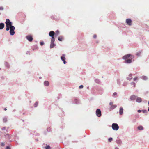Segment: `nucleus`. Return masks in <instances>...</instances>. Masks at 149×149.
<instances>
[{
    "label": "nucleus",
    "instance_id": "42",
    "mask_svg": "<svg viewBox=\"0 0 149 149\" xmlns=\"http://www.w3.org/2000/svg\"><path fill=\"white\" fill-rule=\"evenodd\" d=\"M115 149H119L117 148H115Z\"/></svg>",
    "mask_w": 149,
    "mask_h": 149
},
{
    "label": "nucleus",
    "instance_id": "11",
    "mask_svg": "<svg viewBox=\"0 0 149 149\" xmlns=\"http://www.w3.org/2000/svg\"><path fill=\"white\" fill-rule=\"evenodd\" d=\"M26 39L29 41L31 42L33 40V38L31 35H28L26 36Z\"/></svg>",
    "mask_w": 149,
    "mask_h": 149
},
{
    "label": "nucleus",
    "instance_id": "26",
    "mask_svg": "<svg viewBox=\"0 0 149 149\" xmlns=\"http://www.w3.org/2000/svg\"><path fill=\"white\" fill-rule=\"evenodd\" d=\"M141 52H138L136 54V56H140L141 54Z\"/></svg>",
    "mask_w": 149,
    "mask_h": 149
},
{
    "label": "nucleus",
    "instance_id": "17",
    "mask_svg": "<svg viewBox=\"0 0 149 149\" xmlns=\"http://www.w3.org/2000/svg\"><path fill=\"white\" fill-rule=\"evenodd\" d=\"M44 84L45 86H48L49 85V82L47 81H45L44 82Z\"/></svg>",
    "mask_w": 149,
    "mask_h": 149
},
{
    "label": "nucleus",
    "instance_id": "32",
    "mask_svg": "<svg viewBox=\"0 0 149 149\" xmlns=\"http://www.w3.org/2000/svg\"><path fill=\"white\" fill-rule=\"evenodd\" d=\"M40 45H42L44 44V43L43 42H40Z\"/></svg>",
    "mask_w": 149,
    "mask_h": 149
},
{
    "label": "nucleus",
    "instance_id": "38",
    "mask_svg": "<svg viewBox=\"0 0 149 149\" xmlns=\"http://www.w3.org/2000/svg\"><path fill=\"white\" fill-rule=\"evenodd\" d=\"M141 111H142L140 110H138V112L139 113H140V112H141Z\"/></svg>",
    "mask_w": 149,
    "mask_h": 149
},
{
    "label": "nucleus",
    "instance_id": "19",
    "mask_svg": "<svg viewBox=\"0 0 149 149\" xmlns=\"http://www.w3.org/2000/svg\"><path fill=\"white\" fill-rule=\"evenodd\" d=\"M138 129L140 130H142L143 129V127L142 126H140L138 127Z\"/></svg>",
    "mask_w": 149,
    "mask_h": 149
},
{
    "label": "nucleus",
    "instance_id": "15",
    "mask_svg": "<svg viewBox=\"0 0 149 149\" xmlns=\"http://www.w3.org/2000/svg\"><path fill=\"white\" fill-rule=\"evenodd\" d=\"M136 101L138 102H141L142 101V99L140 97H137L136 99Z\"/></svg>",
    "mask_w": 149,
    "mask_h": 149
},
{
    "label": "nucleus",
    "instance_id": "2",
    "mask_svg": "<svg viewBox=\"0 0 149 149\" xmlns=\"http://www.w3.org/2000/svg\"><path fill=\"white\" fill-rule=\"evenodd\" d=\"M109 105L110 106L109 109L110 110L114 109L117 107V105L113 104V102H112L109 103Z\"/></svg>",
    "mask_w": 149,
    "mask_h": 149
},
{
    "label": "nucleus",
    "instance_id": "5",
    "mask_svg": "<svg viewBox=\"0 0 149 149\" xmlns=\"http://www.w3.org/2000/svg\"><path fill=\"white\" fill-rule=\"evenodd\" d=\"M49 36L52 37L51 40H55L54 36L55 35V33L53 31H50L49 33Z\"/></svg>",
    "mask_w": 149,
    "mask_h": 149
},
{
    "label": "nucleus",
    "instance_id": "30",
    "mask_svg": "<svg viewBox=\"0 0 149 149\" xmlns=\"http://www.w3.org/2000/svg\"><path fill=\"white\" fill-rule=\"evenodd\" d=\"M83 88V86L82 85H80L79 87V89H81V88Z\"/></svg>",
    "mask_w": 149,
    "mask_h": 149
},
{
    "label": "nucleus",
    "instance_id": "36",
    "mask_svg": "<svg viewBox=\"0 0 149 149\" xmlns=\"http://www.w3.org/2000/svg\"><path fill=\"white\" fill-rule=\"evenodd\" d=\"M127 79L128 80H130L131 79H132V78H130H130H129V77H127Z\"/></svg>",
    "mask_w": 149,
    "mask_h": 149
},
{
    "label": "nucleus",
    "instance_id": "9",
    "mask_svg": "<svg viewBox=\"0 0 149 149\" xmlns=\"http://www.w3.org/2000/svg\"><path fill=\"white\" fill-rule=\"evenodd\" d=\"M126 22L127 24L129 26L132 25V20L130 19H127L126 20Z\"/></svg>",
    "mask_w": 149,
    "mask_h": 149
},
{
    "label": "nucleus",
    "instance_id": "18",
    "mask_svg": "<svg viewBox=\"0 0 149 149\" xmlns=\"http://www.w3.org/2000/svg\"><path fill=\"white\" fill-rule=\"evenodd\" d=\"M3 121L4 123H6L7 121V119L6 117H4L3 118Z\"/></svg>",
    "mask_w": 149,
    "mask_h": 149
},
{
    "label": "nucleus",
    "instance_id": "13",
    "mask_svg": "<svg viewBox=\"0 0 149 149\" xmlns=\"http://www.w3.org/2000/svg\"><path fill=\"white\" fill-rule=\"evenodd\" d=\"M136 96L134 95H132L130 97V99L131 100H134L136 99Z\"/></svg>",
    "mask_w": 149,
    "mask_h": 149
},
{
    "label": "nucleus",
    "instance_id": "24",
    "mask_svg": "<svg viewBox=\"0 0 149 149\" xmlns=\"http://www.w3.org/2000/svg\"><path fill=\"white\" fill-rule=\"evenodd\" d=\"M38 102H36L35 104H34V106L35 107H36L38 105Z\"/></svg>",
    "mask_w": 149,
    "mask_h": 149
},
{
    "label": "nucleus",
    "instance_id": "4",
    "mask_svg": "<svg viewBox=\"0 0 149 149\" xmlns=\"http://www.w3.org/2000/svg\"><path fill=\"white\" fill-rule=\"evenodd\" d=\"M112 128L114 130H117L119 129V126L116 123H113L112 125Z\"/></svg>",
    "mask_w": 149,
    "mask_h": 149
},
{
    "label": "nucleus",
    "instance_id": "43",
    "mask_svg": "<svg viewBox=\"0 0 149 149\" xmlns=\"http://www.w3.org/2000/svg\"><path fill=\"white\" fill-rule=\"evenodd\" d=\"M39 78H40V79H41V77H40Z\"/></svg>",
    "mask_w": 149,
    "mask_h": 149
},
{
    "label": "nucleus",
    "instance_id": "16",
    "mask_svg": "<svg viewBox=\"0 0 149 149\" xmlns=\"http://www.w3.org/2000/svg\"><path fill=\"white\" fill-rule=\"evenodd\" d=\"M63 39V37L62 36H60L58 38V40L60 41H62Z\"/></svg>",
    "mask_w": 149,
    "mask_h": 149
},
{
    "label": "nucleus",
    "instance_id": "10",
    "mask_svg": "<svg viewBox=\"0 0 149 149\" xmlns=\"http://www.w3.org/2000/svg\"><path fill=\"white\" fill-rule=\"evenodd\" d=\"M54 41L55 40H51V43L50 46L51 48H53L55 45V44L54 43Z\"/></svg>",
    "mask_w": 149,
    "mask_h": 149
},
{
    "label": "nucleus",
    "instance_id": "40",
    "mask_svg": "<svg viewBox=\"0 0 149 149\" xmlns=\"http://www.w3.org/2000/svg\"><path fill=\"white\" fill-rule=\"evenodd\" d=\"M1 145L2 146H4V143H1Z\"/></svg>",
    "mask_w": 149,
    "mask_h": 149
},
{
    "label": "nucleus",
    "instance_id": "6",
    "mask_svg": "<svg viewBox=\"0 0 149 149\" xmlns=\"http://www.w3.org/2000/svg\"><path fill=\"white\" fill-rule=\"evenodd\" d=\"M96 115L98 117H100L101 115V112L100 110L98 109L96 111Z\"/></svg>",
    "mask_w": 149,
    "mask_h": 149
},
{
    "label": "nucleus",
    "instance_id": "8",
    "mask_svg": "<svg viewBox=\"0 0 149 149\" xmlns=\"http://www.w3.org/2000/svg\"><path fill=\"white\" fill-rule=\"evenodd\" d=\"M6 26H10V27H11V26H12L11 25V22L9 19H6Z\"/></svg>",
    "mask_w": 149,
    "mask_h": 149
},
{
    "label": "nucleus",
    "instance_id": "27",
    "mask_svg": "<svg viewBox=\"0 0 149 149\" xmlns=\"http://www.w3.org/2000/svg\"><path fill=\"white\" fill-rule=\"evenodd\" d=\"M142 111L143 112V113H147V111L146 110H142Z\"/></svg>",
    "mask_w": 149,
    "mask_h": 149
},
{
    "label": "nucleus",
    "instance_id": "28",
    "mask_svg": "<svg viewBox=\"0 0 149 149\" xmlns=\"http://www.w3.org/2000/svg\"><path fill=\"white\" fill-rule=\"evenodd\" d=\"M131 84L132 85H133L134 87H135V83L132 82L131 83Z\"/></svg>",
    "mask_w": 149,
    "mask_h": 149
},
{
    "label": "nucleus",
    "instance_id": "14",
    "mask_svg": "<svg viewBox=\"0 0 149 149\" xmlns=\"http://www.w3.org/2000/svg\"><path fill=\"white\" fill-rule=\"evenodd\" d=\"M4 26V24L3 23H0V29H3Z\"/></svg>",
    "mask_w": 149,
    "mask_h": 149
},
{
    "label": "nucleus",
    "instance_id": "29",
    "mask_svg": "<svg viewBox=\"0 0 149 149\" xmlns=\"http://www.w3.org/2000/svg\"><path fill=\"white\" fill-rule=\"evenodd\" d=\"M46 149H50V147L49 146H47L45 147Z\"/></svg>",
    "mask_w": 149,
    "mask_h": 149
},
{
    "label": "nucleus",
    "instance_id": "31",
    "mask_svg": "<svg viewBox=\"0 0 149 149\" xmlns=\"http://www.w3.org/2000/svg\"><path fill=\"white\" fill-rule=\"evenodd\" d=\"M137 79H138L137 77H135L133 79L134 81H136V80H137Z\"/></svg>",
    "mask_w": 149,
    "mask_h": 149
},
{
    "label": "nucleus",
    "instance_id": "3",
    "mask_svg": "<svg viewBox=\"0 0 149 149\" xmlns=\"http://www.w3.org/2000/svg\"><path fill=\"white\" fill-rule=\"evenodd\" d=\"M15 27L13 26H11L10 27V33L11 35H13L15 34L14 30Z\"/></svg>",
    "mask_w": 149,
    "mask_h": 149
},
{
    "label": "nucleus",
    "instance_id": "23",
    "mask_svg": "<svg viewBox=\"0 0 149 149\" xmlns=\"http://www.w3.org/2000/svg\"><path fill=\"white\" fill-rule=\"evenodd\" d=\"M6 26V31H8L9 29H10V26Z\"/></svg>",
    "mask_w": 149,
    "mask_h": 149
},
{
    "label": "nucleus",
    "instance_id": "12",
    "mask_svg": "<svg viewBox=\"0 0 149 149\" xmlns=\"http://www.w3.org/2000/svg\"><path fill=\"white\" fill-rule=\"evenodd\" d=\"M123 109L122 107H120L119 110V114L120 115H122L123 114Z\"/></svg>",
    "mask_w": 149,
    "mask_h": 149
},
{
    "label": "nucleus",
    "instance_id": "34",
    "mask_svg": "<svg viewBox=\"0 0 149 149\" xmlns=\"http://www.w3.org/2000/svg\"><path fill=\"white\" fill-rule=\"evenodd\" d=\"M117 95V93L116 92H114L113 94V96H115Z\"/></svg>",
    "mask_w": 149,
    "mask_h": 149
},
{
    "label": "nucleus",
    "instance_id": "35",
    "mask_svg": "<svg viewBox=\"0 0 149 149\" xmlns=\"http://www.w3.org/2000/svg\"><path fill=\"white\" fill-rule=\"evenodd\" d=\"M132 74H130L129 75V76L130 77V78H132Z\"/></svg>",
    "mask_w": 149,
    "mask_h": 149
},
{
    "label": "nucleus",
    "instance_id": "37",
    "mask_svg": "<svg viewBox=\"0 0 149 149\" xmlns=\"http://www.w3.org/2000/svg\"><path fill=\"white\" fill-rule=\"evenodd\" d=\"M6 149H10V148L9 146H7L6 148Z\"/></svg>",
    "mask_w": 149,
    "mask_h": 149
},
{
    "label": "nucleus",
    "instance_id": "21",
    "mask_svg": "<svg viewBox=\"0 0 149 149\" xmlns=\"http://www.w3.org/2000/svg\"><path fill=\"white\" fill-rule=\"evenodd\" d=\"M142 77V79L144 80H146L147 79V77L145 76H143Z\"/></svg>",
    "mask_w": 149,
    "mask_h": 149
},
{
    "label": "nucleus",
    "instance_id": "20",
    "mask_svg": "<svg viewBox=\"0 0 149 149\" xmlns=\"http://www.w3.org/2000/svg\"><path fill=\"white\" fill-rule=\"evenodd\" d=\"M59 33V32L58 31H57L56 32L55 34V36H58Z\"/></svg>",
    "mask_w": 149,
    "mask_h": 149
},
{
    "label": "nucleus",
    "instance_id": "33",
    "mask_svg": "<svg viewBox=\"0 0 149 149\" xmlns=\"http://www.w3.org/2000/svg\"><path fill=\"white\" fill-rule=\"evenodd\" d=\"M97 37V35L95 34L93 36V37L94 38H95Z\"/></svg>",
    "mask_w": 149,
    "mask_h": 149
},
{
    "label": "nucleus",
    "instance_id": "41",
    "mask_svg": "<svg viewBox=\"0 0 149 149\" xmlns=\"http://www.w3.org/2000/svg\"><path fill=\"white\" fill-rule=\"evenodd\" d=\"M4 110H5V111H6L7 110V109L6 108H5L4 109Z\"/></svg>",
    "mask_w": 149,
    "mask_h": 149
},
{
    "label": "nucleus",
    "instance_id": "1",
    "mask_svg": "<svg viewBox=\"0 0 149 149\" xmlns=\"http://www.w3.org/2000/svg\"><path fill=\"white\" fill-rule=\"evenodd\" d=\"M134 58V56L131 54H127L124 56L123 58L125 60V63H129L132 62V60Z\"/></svg>",
    "mask_w": 149,
    "mask_h": 149
},
{
    "label": "nucleus",
    "instance_id": "7",
    "mask_svg": "<svg viewBox=\"0 0 149 149\" xmlns=\"http://www.w3.org/2000/svg\"><path fill=\"white\" fill-rule=\"evenodd\" d=\"M65 54H63L61 58V60L63 61V63L64 64H65L66 63V62L65 60L66 59L65 57Z\"/></svg>",
    "mask_w": 149,
    "mask_h": 149
},
{
    "label": "nucleus",
    "instance_id": "25",
    "mask_svg": "<svg viewBox=\"0 0 149 149\" xmlns=\"http://www.w3.org/2000/svg\"><path fill=\"white\" fill-rule=\"evenodd\" d=\"M113 140V139L112 138H110L108 139V141L109 142H111Z\"/></svg>",
    "mask_w": 149,
    "mask_h": 149
},
{
    "label": "nucleus",
    "instance_id": "39",
    "mask_svg": "<svg viewBox=\"0 0 149 149\" xmlns=\"http://www.w3.org/2000/svg\"><path fill=\"white\" fill-rule=\"evenodd\" d=\"M120 141H117V143H120Z\"/></svg>",
    "mask_w": 149,
    "mask_h": 149
},
{
    "label": "nucleus",
    "instance_id": "22",
    "mask_svg": "<svg viewBox=\"0 0 149 149\" xmlns=\"http://www.w3.org/2000/svg\"><path fill=\"white\" fill-rule=\"evenodd\" d=\"M95 81L96 83H99L100 82V81L98 79H95Z\"/></svg>",
    "mask_w": 149,
    "mask_h": 149
}]
</instances>
